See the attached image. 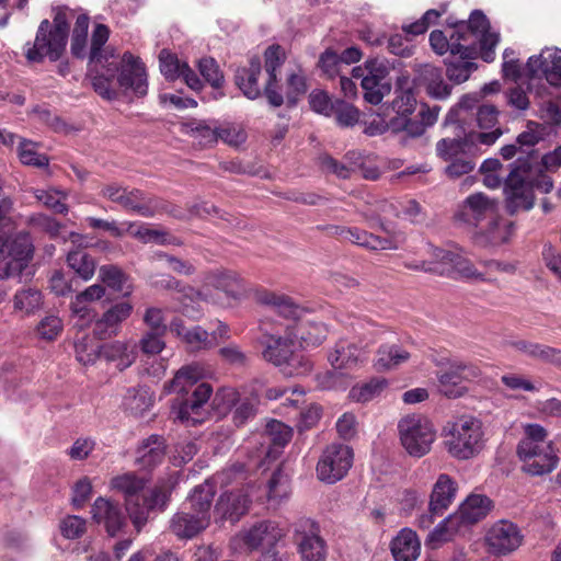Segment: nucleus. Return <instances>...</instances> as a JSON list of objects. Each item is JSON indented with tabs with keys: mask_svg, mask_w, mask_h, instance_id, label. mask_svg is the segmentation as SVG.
<instances>
[{
	"mask_svg": "<svg viewBox=\"0 0 561 561\" xmlns=\"http://www.w3.org/2000/svg\"><path fill=\"white\" fill-rule=\"evenodd\" d=\"M260 75L261 62L257 58L251 59L249 67L239 68L236 71V84L248 99L255 100L261 95V88L257 83Z\"/></svg>",
	"mask_w": 561,
	"mask_h": 561,
	"instance_id": "nucleus-41",
	"label": "nucleus"
},
{
	"mask_svg": "<svg viewBox=\"0 0 561 561\" xmlns=\"http://www.w3.org/2000/svg\"><path fill=\"white\" fill-rule=\"evenodd\" d=\"M36 146L37 145L31 140L21 139L18 147V157L24 165L39 169L47 168L49 159L46 154L38 153Z\"/></svg>",
	"mask_w": 561,
	"mask_h": 561,
	"instance_id": "nucleus-50",
	"label": "nucleus"
},
{
	"mask_svg": "<svg viewBox=\"0 0 561 561\" xmlns=\"http://www.w3.org/2000/svg\"><path fill=\"white\" fill-rule=\"evenodd\" d=\"M103 344L84 335L75 343L76 358L83 365H92L101 357Z\"/></svg>",
	"mask_w": 561,
	"mask_h": 561,
	"instance_id": "nucleus-48",
	"label": "nucleus"
},
{
	"mask_svg": "<svg viewBox=\"0 0 561 561\" xmlns=\"http://www.w3.org/2000/svg\"><path fill=\"white\" fill-rule=\"evenodd\" d=\"M101 357L116 362L119 370L131 366L137 358V344L128 341H114L103 344Z\"/></svg>",
	"mask_w": 561,
	"mask_h": 561,
	"instance_id": "nucleus-37",
	"label": "nucleus"
},
{
	"mask_svg": "<svg viewBox=\"0 0 561 561\" xmlns=\"http://www.w3.org/2000/svg\"><path fill=\"white\" fill-rule=\"evenodd\" d=\"M67 263L68 266L83 280H89L94 275L96 263L84 250L77 249L69 251L67 255Z\"/></svg>",
	"mask_w": 561,
	"mask_h": 561,
	"instance_id": "nucleus-45",
	"label": "nucleus"
},
{
	"mask_svg": "<svg viewBox=\"0 0 561 561\" xmlns=\"http://www.w3.org/2000/svg\"><path fill=\"white\" fill-rule=\"evenodd\" d=\"M518 527L508 520H499L488 531L485 540L489 551L493 554H506L517 549L522 543Z\"/></svg>",
	"mask_w": 561,
	"mask_h": 561,
	"instance_id": "nucleus-20",
	"label": "nucleus"
},
{
	"mask_svg": "<svg viewBox=\"0 0 561 561\" xmlns=\"http://www.w3.org/2000/svg\"><path fill=\"white\" fill-rule=\"evenodd\" d=\"M454 217L456 221L472 227H479L485 221L488 232L493 233L497 228L499 203L484 193H473L458 206Z\"/></svg>",
	"mask_w": 561,
	"mask_h": 561,
	"instance_id": "nucleus-14",
	"label": "nucleus"
},
{
	"mask_svg": "<svg viewBox=\"0 0 561 561\" xmlns=\"http://www.w3.org/2000/svg\"><path fill=\"white\" fill-rule=\"evenodd\" d=\"M333 233L341 239L371 251L396 250L397 242L391 238H381L357 227H332Z\"/></svg>",
	"mask_w": 561,
	"mask_h": 561,
	"instance_id": "nucleus-26",
	"label": "nucleus"
},
{
	"mask_svg": "<svg viewBox=\"0 0 561 561\" xmlns=\"http://www.w3.org/2000/svg\"><path fill=\"white\" fill-rule=\"evenodd\" d=\"M462 47L463 49L470 50L471 56H465V54L459 51L457 54H449L444 61L447 78L456 84L467 81L471 73L478 68L477 64L473 62V59L477 57L476 48L470 44H465Z\"/></svg>",
	"mask_w": 561,
	"mask_h": 561,
	"instance_id": "nucleus-29",
	"label": "nucleus"
},
{
	"mask_svg": "<svg viewBox=\"0 0 561 561\" xmlns=\"http://www.w3.org/2000/svg\"><path fill=\"white\" fill-rule=\"evenodd\" d=\"M332 116L341 127H353L358 123L359 111L352 104L335 99V107L332 112Z\"/></svg>",
	"mask_w": 561,
	"mask_h": 561,
	"instance_id": "nucleus-57",
	"label": "nucleus"
},
{
	"mask_svg": "<svg viewBox=\"0 0 561 561\" xmlns=\"http://www.w3.org/2000/svg\"><path fill=\"white\" fill-rule=\"evenodd\" d=\"M99 278L115 291H123L128 279L123 270L114 264L102 265L99 270Z\"/></svg>",
	"mask_w": 561,
	"mask_h": 561,
	"instance_id": "nucleus-55",
	"label": "nucleus"
},
{
	"mask_svg": "<svg viewBox=\"0 0 561 561\" xmlns=\"http://www.w3.org/2000/svg\"><path fill=\"white\" fill-rule=\"evenodd\" d=\"M203 376V368L194 364L182 367L170 381L169 391L182 396L174 401L172 413L183 424L196 425L202 422L201 409L213 393L209 383H198Z\"/></svg>",
	"mask_w": 561,
	"mask_h": 561,
	"instance_id": "nucleus-2",
	"label": "nucleus"
},
{
	"mask_svg": "<svg viewBox=\"0 0 561 561\" xmlns=\"http://www.w3.org/2000/svg\"><path fill=\"white\" fill-rule=\"evenodd\" d=\"M147 482L134 472L123 473L111 480L112 489L124 495L126 512L138 531L147 523L151 511H163L167 507L171 495V490L165 484L146 491Z\"/></svg>",
	"mask_w": 561,
	"mask_h": 561,
	"instance_id": "nucleus-1",
	"label": "nucleus"
},
{
	"mask_svg": "<svg viewBox=\"0 0 561 561\" xmlns=\"http://www.w3.org/2000/svg\"><path fill=\"white\" fill-rule=\"evenodd\" d=\"M192 137L197 140L202 147L211 146L217 142V125L215 122L199 121L192 122L190 125Z\"/></svg>",
	"mask_w": 561,
	"mask_h": 561,
	"instance_id": "nucleus-53",
	"label": "nucleus"
},
{
	"mask_svg": "<svg viewBox=\"0 0 561 561\" xmlns=\"http://www.w3.org/2000/svg\"><path fill=\"white\" fill-rule=\"evenodd\" d=\"M527 71L531 78L543 77L551 85H561V51L547 48L539 56H531Z\"/></svg>",
	"mask_w": 561,
	"mask_h": 561,
	"instance_id": "nucleus-23",
	"label": "nucleus"
},
{
	"mask_svg": "<svg viewBox=\"0 0 561 561\" xmlns=\"http://www.w3.org/2000/svg\"><path fill=\"white\" fill-rule=\"evenodd\" d=\"M13 305L15 310L33 313L42 306V293L35 288L20 290L14 295Z\"/></svg>",
	"mask_w": 561,
	"mask_h": 561,
	"instance_id": "nucleus-54",
	"label": "nucleus"
},
{
	"mask_svg": "<svg viewBox=\"0 0 561 561\" xmlns=\"http://www.w3.org/2000/svg\"><path fill=\"white\" fill-rule=\"evenodd\" d=\"M433 363L438 367L436 373L438 390L448 398L461 397L466 392L462 381H470L480 376V369L477 366L451 357H433Z\"/></svg>",
	"mask_w": 561,
	"mask_h": 561,
	"instance_id": "nucleus-11",
	"label": "nucleus"
},
{
	"mask_svg": "<svg viewBox=\"0 0 561 561\" xmlns=\"http://www.w3.org/2000/svg\"><path fill=\"white\" fill-rule=\"evenodd\" d=\"M260 331V343L264 347L262 354L265 360L283 367L282 370L287 376L306 374L311 369L309 360L295 354L296 344L287 325L284 334H280V327L272 328L268 320H262Z\"/></svg>",
	"mask_w": 561,
	"mask_h": 561,
	"instance_id": "nucleus-6",
	"label": "nucleus"
},
{
	"mask_svg": "<svg viewBox=\"0 0 561 561\" xmlns=\"http://www.w3.org/2000/svg\"><path fill=\"white\" fill-rule=\"evenodd\" d=\"M257 413V402L255 399L241 398L231 412V420L236 426H242L254 419Z\"/></svg>",
	"mask_w": 561,
	"mask_h": 561,
	"instance_id": "nucleus-56",
	"label": "nucleus"
},
{
	"mask_svg": "<svg viewBox=\"0 0 561 561\" xmlns=\"http://www.w3.org/2000/svg\"><path fill=\"white\" fill-rule=\"evenodd\" d=\"M512 347L517 352L528 356L534 360L543 364L553 365L561 368V350L551 347L546 344L530 342L527 340H518L511 343Z\"/></svg>",
	"mask_w": 561,
	"mask_h": 561,
	"instance_id": "nucleus-33",
	"label": "nucleus"
},
{
	"mask_svg": "<svg viewBox=\"0 0 561 561\" xmlns=\"http://www.w3.org/2000/svg\"><path fill=\"white\" fill-rule=\"evenodd\" d=\"M249 504L250 499L243 491L226 492L218 499L215 514L222 520L236 523L247 513Z\"/></svg>",
	"mask_w": 561,
	"mask_h": 561,
	"instance_id": "nucleus-32",
	"label": "nucleus"
},
{
	"mask_svg": "<svg viewBox=\"0 0 561 561\" xmlns=\"http://www.w3.org/2000/svg\"><path fill=\"white\" fill-rule=\"evenodd\" d=\"M101 196L118 204L127 211L135 213L142 217H153L156 214L165 209L164 203L152 195L146 194L138 188L129 190L117 183H110L102 187Z\"/></svg>",
	"mask_w": 561,
	"mask_h": 561,
	"instance_id": "nucleus-10",
	"label": "nucleus"
},
{
	"mask_svg": "<svg viewBox=\"0 0 561 561\" xmlns=\"http://www.w3.org/2000/svg\"><path fill=\"white\" fill-rule=\"evenodd\" d=\"M270 501H282L289 494L288 477L280 468L275 470L267 483Z\"/></svg>",
	"mask_w": 561,
	"mask_h": 561,
	"instance_id": "nucleus-61",
	"label": "nucleus"
},
{
	"mask_svg": "<svg viewBox=\"0 0 561 561\" xmlns=\"http://www.w3.org/2000/svg\"><path fill=\"white\" fill-rule=\"evenodd\" d=\"M300 527L308 530L299 542V551L305 561H324L327 558L325 541L319 536V526L311 519L301 520Z\"/></svg>",
	"mask_w": 561,
	"mask_h": 561,
	"instance_id": "nucleus-30",
	"label": "nucleus"
},
{
	"mask_svg": "<svg viewBox=\"0 0 561 561\" xmlns=\"http://www.w3.org/2000/svg\"><path fill=\"white\" fill-rule=\"evenodd\" d=\"M284 536V530L276 522L263 520L253 525L242 536V540L248 549L255 550L260 547L271 549Z\"/></svg>",
	"mask_w": 561,
	"mask_h": 561,
	"instance_id": "nucleus-27",
	"label": "nucleus"
},
{
	"mask_svg": "<svg viewBox=\"0 0 561 561\" xmlns=\"http://www.w3.org/2000/svg\"><path fill=\"white\" fill-rule=\"evenodd\" d=\"M98 66H100L102 70H96V75L92 78V87L103 99L114 100L117 96V93L113 89V82L119 70V64L112 60L103 62V65H96L95 67Z\"/></svg>",
	"mask_w": 561,
	"mask_h": 561,
	"instance_id": "nucleus-43",
	"label": "nucleus"
},
{
	"mask_svg": "<svg viewBox=\"0 0 561 561\" xmlns=\"http://www.w3.org/2000/svg\"><path fill=\"white\" fill-rule=\"evenodd\" d=\"M136 463L140 469L151 470L160 465L165 456L164 440L160 435H151L137 450Z\"/></svg>",
	"mask_w": 561,
	"mask_h": 561,
	"instance_id": "nucleus-36",
	"label": "nucleus"
},
{
	"mask_svg": "<svg viewBox=\"0 0 561 561\" xmlns=\"http://www.w3.org/2000/svg\"><path fill=\"white\" fill-rule=\"evenodd\" d=\"M360 87L363 89L364 100L373 105L381 103L383 98L391 91V83L389 81H375V79L363 78V84Z\"/></svg>",
	"mask_w": 561,
	"mask_h": 561,
	"instance_id": "nucleus-52",
	"label": "nucleus"
},
{
	"mask_svg": "<svg viewBox=\"0 0 561 561\" xmlns=\"http://www.w3.org/2000/svg\"><path fill=\"white\" fill-rule=\"evenodd\" d=\"M460 31L463 32V44H469V36L479 37L480 57L485 62H492L495 59V47L500 42V34L490 31V22L481 10H473L468 21L460 24Z\"/></svg>",
	"mask_w": 561,
	"mask_h": 561,
	"instance_id": "nucleus-17",
	"label": "nucleus"
},
{
	"mask_svg": "<svg viewBox=\"0 0 561 561\" xmlns=\"http://www.w3.org/2000/svg\"><path fill=\"white\" fill-rule=\"evenodd\" d=\"M354 454L350 446L333 443L322 451L317 463V476L325 483L342 480L353 465Z\"/></svg>",
	"mask_w": 561,
	"mask_h": 561,
	"instance_id": "nucleus-15",
	"label": "nucleus"
},
{
	"mask_svg": "<svg viewBox=\"0 0 561 561\" xmlns=\"http://www.w3.org/2000/svg\"><path fill=\"white\" fill-rule=\"evenodd\" d=\"M153 404V394L146 386L131 387L123 397L122 408L131 415H144Z\"/></svg>",
	"mask_w": 561,
	"mask_h": 561,
	"instance_id": "nucleus-42",
	"label": "nucleus"
},
{
	"mask_svg": "<svg viewBox=\"0 0 561 561\" xmlns=\"http://www.w3.org/2000/svg\"><path fill=\"white\" fill-rule=\"evenodd\" d=\"M51 11L53 21L43 20L37 27L34 42L24 45V56L28 62L39 64L46 58L55 62L66 50L73 10L67 5H57L53 7Z\"/></svg>",
	"mask_w": 561,
	"mask_h": 561,
	"instance_id": "nucleus-3",
	"label": "nucleus"
},
{
	"mask_svg": "<svg viewBox=\"0 0 561 561\" xmlns=\"http://www.w3.org/2000/svg\"><path fill=\"white\" fill-rule=\"evenodd\" d=\"M215 494V484L209 480L195 486L171 518L170 530L180 539H192L206 529Z\"/></svg>",
	"mask_w": 561,
	"mask_h": 561,
	"instance_id": "nucleus-5",
	"label": "nucleus"
},
{
	"mask_svg": "<svg viewBox=\"0 0 561 561\" xmlns=\"http://www.w3.org/2000/svg\"><path fill=\"white\" fill-rule=\"evenodd\" d=\"M91 514L93 520L99 525H103L105 531L111 537L117 536L127 525L125 513L119 504L103 496L94 501Z\"/></svg>",
	"mask_w": 561,
	"mask_h": 561,
	"instance_id": "nucleus-21",
	"label": "nucleus"
},
{
	"mask_svg": "<svg viewBox=\"0 0 561 561\" xmlns=\"http://www.w3.org/2000/svg\"><path fill=\"white\" fill-rule=\"evenodd\" d=\"M160 71L168 81H174L181 77L182 66L185 61H181L176 55L168 49H162L159 54Z\"/></svg>",
	"mask_w": 561,
	"mask_h": 561,
	"instance_id": "nucleus-58",
	"label": "nucleus"
},
{
	"mask_svg": "<svg viewBox=\"0 0 561 561\" xmlns=\"http://www.w3.org/2000/svg\"><path fill=\"white\" fill-rule=\"evenodd\" d=\"M542 138L543 134L539 130V124L529 122L527 124V129L518 135L516 144L520 153L531 156L535 152L533 147L542 140Z\"/></svg>",
	"mask_w": 561,
	"mask_h": 561,
	"instance_id": "nucleus-59",
	"label": "nucleus"
},
{
	"mask_svg": "<svg viewBox=\"0 0 561 561\" xmlns=\"http://www.w3.org/2000/svg\"><path fill=\"white\" fill-rule=\"evenodd\" d=\"M353 329L358 334V342L345 339L340 340L335 344L334 351L329 354L328 359L334 370L356 366L358 362L363 360L367 348L374 342L373 336L358 332L354 324Z\"/></svg>",
	"mask_w": 561,
	"mask_h": 561,
	"instance_id": "nucleus-18",
	"label": "nucleus"
},
{
	"mask_svg": "<svg viewBox=\"0 0 561 561\" xmlns=\"http://www.w3.org/2000/svg\"><path fill=\"white\" fill-rule=\"evenodd\" d=\"M110 37V30L104 24H96L91 36L89 61L91 65H103L114 57L108 48H103Z\"/></svg>",
	"mask_w": 561,
	"mask_h": 561,
	"instance_id": "nucleus-44",
	"label": "nucleus"
},
{
	"mask_svg": "<svg viewBox=\"0 0 561 561\" xmlns=\"http://www.w3.org/2000/svg\"><path fill=\"white\" fill-rule=\"evenodd\" d=\"M239 399L240 393L236 389L225 387L215 393L211 401V407L218 413V415L226 416L229 413L231 414Z\"/></svg>",
	"mask_w": 561,
	"mask_h": 561,
	"instance_id": "nucleus-51",
	"label": "nucleus"
},
{
	"mask_svg": "<svg viewBox=\"0 0 561 561\" xmlns=\"http://www.w3.org/2000/svg\"><path fill=\"white\" fill-rule=\"evenodd\" d=\"M151 286L157 289H172L176 291V299L182 305V311L194 317L193 304L198 301H208V295L202 290H196L191 286H184L176 278L170 275H159L151 280Z\"/></svg>",
	"mask_w": 561,
	"mask_h": 561,
	"instance_id": "nucleus-24",
	"label": "nucleus"
},
{
	"mask_svg": "<svg viewBox=\"0 0 561 561\" xmlns=\"http://www.w3.org/2000/svg\"><path fill=\"white\" fill-rule=\"evenodd\" d=\"M547 431L540 424L524 425V437L516 453L523 462L522 470L530 476H543L552 472L559 462L557 450L547 440Z\"/></svg>",
	"mask_w": 561,
	"mask_h": 561,
	"instance_id": "nucleus-7",
	"label": "nucleus"
},
{
	"mask_svg": "<svg viewBox=\"0 0 561 561\" xmlns=\"http://www.w3.org/2000/svg\"><path fill=\"white\" fill-rule=\"evenodd\" d=\"M203 282L206 287H211L225 295L227 302L216 299L208 289H203L202 291L208 295L207 302L215 305L230 307L233 302L239 301L245 294L243 279L238 273L230 270L210 271L205 274Z\"/></svg>",
	"mask_w": 561,
	"mask_h": 561,
	"instance_id": "nucleus-16",
	"label": "nucleus"
},
{
	"mask_svg": "<svg viewBox=\"0 0 561 561\" xmlns=\"http://www.w3.org/2000/svg\"><path fill=\"white\" fill-rule=\"evenodd\" d=\"M398 430L403 448L412 457L421 458L428 454L436 439L433 423L421 415L413 414L401 419Z\"/></svg>",
	"mask_w": 561,
	"mask_h": 561,
	"instance_id": "nucleus-12",
	"label": "nucleus"
},
{
	"mask_svg": "<svg viewBox=\"0 0 561 561\" xmlns=\"http://www.w3.org/2000/svg\"><path fill=\"white\" fill-rule=\"evenodd\" d=\"M295 343L300 341L302 347H314L320 345L327 337V329L322 323L304 321L287 324Z\"/></svg>",
	"mask_w": 561,
	"mask_h": 561,
	"instance_id": "nucleus-34",
	"label": "nucleus"
},
{
	"mask_svg": "<svg viewBox=\"0 0 561 561\" xmlns=\"http://www.w3.org/2000/svg\"><path fill=\"white\" fill-rule=\"evenodd\" d=\"M387 386V379L373 378L368 382L353 387L350 391V397L357 402H368L378 397Z\"/></svg>",
	"mask_w": 561,
	"mask_h": 561,
	"instance_id": "nucleus-49",
	"label": "nucleus"
},
{
	"mask_svg": "<svg viewBox=\"0 0 561 561\" xmlns=\"http://www.w3.org/2000/svg\"><path fill=\"white\" fill-rule=\"evenodd\" d=\"M183 342L190 348V351L196 352L202 350H208L213 347V342L209 339V333L199 325L191 328L185 333Z\"/></svg>",
	"mask_w": 561,
	"mask_h": 561,
	"instance_id": "nucleus-62",
	"label": "nucleus"
},
{
	"mask_svg": "<svg viewBox=\"0 0 561 561\" xmlns=\"http://www.w3.org/2000/svg\"><path fill=\"white\" fill-rule=\"evenodd\" d=\"M133 306L127 301L113 305L95 321L93 334L98 340H106L118 334L121 324L130 317Z\"/></svg>",
	"mask_w": 561,
	"mask_h": 561,
	"instance_id": "nucleus-25",
	"label": "nucleus"
},
{
	"mask_svg": "<svg viewBox=\"0 0 561 561\" xmlns=\"http://www.w3.org/2000/svg\"><path fill=\"white\" fill-rule=\"evenodd\" d=\"M503 134L501 128H495L488 133L471 134L468 138H444L436 144V152L439 158L448 162L455 160L474 148V142L482 145H493Z\"/></svg>",
	"mask_w": 561,
	"mask_h": 561,
	"instance_id": "nucleus-19",
	"label": "nucleus"
},
{
	"mask_svg": "<svg viewBox=\"0 0 561 561\" xmlns=\"http://www.w3.org/2000/svg\"><path fill=\"white\" fill-rule=\"evenodd\" d=\"M504 181L506 208L511 215L534 207V191L547 194L553 188V180L540 167L534 172L530 163L519 157L512 165Z\"/></svg>",
	"mask_w": 561,
	"mask_h": 561,
	"instance_id": "nucleus-4",
	"label": "nucleus"
},
{
	"mask_svg": "<svg viewBox=\"0 0 561 561\" xmlns=\"http://www.w3.org/2000/svg\"><path fill=\"white\" fill-rule=\"evenodd\" d=\"M434 255L443 264L450 265V270L447 271L449 275L454 277L472 278L484 280L482 274L477 272L472 263L462 257L459 254L443 249H435Z\"/></svg>",
	"mask_w": 561,
	"mask_h": 561,
	"instance_id": "nucleus-39",
	"label": "nucleus"
},
{
	"mask_svg": "<svg viewBox=\"0 0 561 561\" xmlns=\"http://www.w3.org/2000/svg\"><path fill=\"white\" fill-rule=\"evenodd\" d=\"M256 300L261 305L271 307L276 313L295 323L302 319L306 310L296 304L293 298L274 291L262 290L256 294Z\"/></svg>",
	"mask_w": 561,
	"mask_h": 561,
	"instance_id": "nucleus-31",
	"label": "nucleus"
},
{
	"mask_svg": "<svg viewBox=\"0 0 561 561\" xmlns=\"http://www.w3.org/2000/svg\"><path fill=\"white\" fill-rule=\"evenodd\" d=\"M410 353L397 343H383L376 353L374 366L377 371H388L408 362Z\"/></svg>",
	"mask_w": 561,
	"mask_h": 561,
	"instance_id": "nucleus-40",
	"label": "nucleus"
},
{
	"mask_svg": "<svg viewBox=\"0 0 561 561\" xmlns=\"http://www.w3.org/2000/svg\"><path fill=\"white\" fill-rule=\"evenodd\" d=\"M492 510V501L484 494H470L448 517L438 523L428 534L431 543L445 542L455 535L465 534L472 525L488 516Z\"/></svg>",
	"mask_w": 561,
	"mask_h": 561,
	"instance_id": "nucleus-8",
	"label": "nucleus"
},
{
	"mask_svg": "<svg viewBox=\"0 0 561 561\" xmlns=\"http://www.w3.org/2000/svg\"><path fill=\"white\" fill-rule=\"evenodd\" d=\"M430 44L435 53L438 55H444L449 51V54H457L461 51L465 56H471L470 50L463 49L460 41L457 38L451 39V35L447 38L443 31L435 30L430 34Z\"/></svg>",
	"mask_w": 561,
	"mask_h": 561,
	"instance_id": "nucleus-47",
	"label": "nucleus"
},
{
	"mask_svg": "<svg viewBox=\"0 0 561 561\" xmlns=\"http://www.w3.org/2000/svg\"><path fill=\"white\" fill-rule=\"evenodd\" d=\"M291 427L276 420L267 423L266 430L263 434L264 443L274 448L285 447L291 439Z\"/></svg>",
	"mask_w": 561,
	"mask_h": 561,
	"instance_id": "nucleus-46",
	"label": "nucleus"
},
{
	"mask_svg": "<svg viewBox=\"0 0 561 561\" xmlns=\"http://www.w3.org/2000/svg\"><path fill=\"white\" fill-rule=\"evenodd\" d=\"M122 69L117 82L125 91H131L137 96H145L148 91L147 73L139 58L129 51L124 53Z\"/></svg>",
	"mask_w": 561,
	"mask_h": 561,
	"instance_id": "nucleus-22",
	"label": "nucleus"
},
{
	"mask_svg": "<svg viewBox=\"0 0 561 561\" xmlns=\"http://www.w3.org/2000/svg\"><path fill=\"white\" fill-rule=\"evenodd\" d=\"M198 70L203 78L215 89L224 83V75L214 58L206 57L198 61Z\"/></svg>",
	"mask_w": 561,
	"mask_h": 561,
	"instance_id": "nucleus-63",
	"label": "nucleus"
},
{
	"mask_svg": "<svg viewBox=\"0 0 561 561\" xmlns=\"http://www.w3.org/2000/svg\"><path fill=\"white\" fill-rule=\"evenodd\" d=\"M164 334L165 333L162 332L147 331L139 340L137 348L139 347L146 355H157L161 353L165 346L163 341Z\"/></svg>",
	"mask_w": 561,
	"mask_h": 561,
	"instance_id": "nucleus-64",
	"label": "nucleus"
},
{
	"mask_svg": "<svg viewBox=\"0 0 561 561\" xmlns=\"http://www.w3.org/2000/svg\"><path fill=\"white\" fill-rule=\"evenodd\" d=\"M420 550L416 533L409 528L402 529L391 541V552L396 561H415Z\"/></svg>",
	"mask_w": 561,
	"mask_h": 561,
	"instance_id": "nucleus-38",
	"label": "nucleus"
},
{
	"mask_svg": "<svg viewBox=\"0 0 561 561\" xmlns=\"http://www.w3.org/2000/svg\"><path fill=\"white\" fill-rule=\"evenodd\" d=\"M317 164L321 172L325 174H333L340 179H350L352 174V167L344 162L337 161L328 153H322L317 158Z\"/></svg>",
	"mask_w": 561,
	"mask_h": 561,
	"instance_id": "nucleus-60",
	"label": "nucleus"
},
{
	"mask_svg": "<svg viewBox=\"0 0 561 561\" xmlns=\"http://www.w3.org/2000/svg\"><path fill=\"white\" fill-rule=\"evenodd\" d=\"M458 483L447 473H440L432 488L428 510L443 515L456 499Z\"/></svg>",
	"mask_w": 561,
	"mask_h": 561,
	"instance_id": "nucleus-28",
	"label": "nucleus"
},
{
	"mask_svg": "<svg viewBox=\"0 0 561 561\" xmlns=\"http://www.w3.org/2000/svg\"><path fill=\"white\" fill-rule=\"evenodd\" d=\"M34 245L27 232H19L0 245V279L20 276L33 259Z\"/></svg>",
	"mask_w": 561,
	"mask_h": 561,
	"instance_id": "nucleus-13",
	"label": "nucleus"
},
{
	"mask_svg": "<svg viewBox=\"0 0 561 561\" xmlns=\"http://www.w3.org/2000/svg\"><path fill=\"white\" fill-rule=\"evenodd\" d=\"M419 81L433 99L446 100L451 93V87L444 81L442 70L433 65L420 68Z\"/></svg>",
	"mask_w": 561,
	"mask_h": 561,
	"instance_id": "nucleus-35",
	"label": "nucleus"
},
{
	"mask_svg": "<svg viewBox=\"0 0 561 561\" xmlns=\"http://www.w3.org/2000/svg\"><path fill=\"white\" fill-rule=\"evenodd\" d=\"M448 453L459 459L476 457L484 448L482 423L476 417H461L454 423L450 436L446 440Z\"/></svg>",
	"mask_w": 561,
	"mask_h": 561,
	"instance_id": "nucleus-9",
	"label": "nucleus"
}]
</instances>
